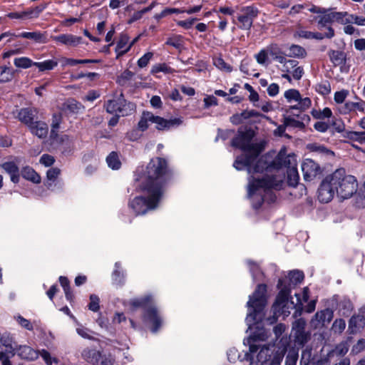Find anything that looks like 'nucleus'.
I'll use <instances>...</instances> for the list:
<instances>
[{
    "label": "nucleus",
    "instance_id": "50",
    "mask_svg": "<svg viewBox=\"0 0 365 365\" xmlns=\"http://www.w3.org/2000/svg\"><path fill=\"white\" fill-rule=\"evenodd\" d=\"M39 355H41L47 365H52L53 363L58 364V360L56 358L52 357L50 353L45 349H42L41 351H38V356Z\"/></svg>",
    "mask_w": 365,
    "mask_h": 365
},
{
    "label": "nucleus",
    "instance_id": "48",
    "mask_svg": "<svg viewBox=\"0 0 365 365\" xmlns=\"http://www.w3.org/2000/svg\"><path fill=\"white\" fill-rule=\"evenodd\" d=\"M353 309L352 304L350 301H344L340 304L339 313L341 316L348 317Z\"/></svg>",
    "mask_w": 365,
    "mask_h": 365
},
{
    "label": "nucleus",
    "instance_id": "5",
    "mask_svg": "<svg viewBox=\"0 0 365 365\" xmlns=\"http://www.w3.org/2000/svg\"><path fill=\"white\" fill-rule=\"evenodd\" d=\"M153 299L151 295H146L140 298L130 299L125 304L130 312H134L137 309H145L144 320L151 326V331L156 332L163 324V320L158 314L155 307L153 305Z\"/></svg>",
    "mask_w": 365,
    "mask_h": 365
},
{
    "label": "nucleus",
    "instance_id": "59",
    "mask_svg": "<svg viewBox=\"0 0 365 365\" xmlns=\"http://www.w3.org/2000/svg\"><path fill=\"white\" fill-rule=\"evenodd\" d=\"M197 20V18H190L185 21H178L177 25L185 29H190Z\"/></svg>",
    "mask_w": 365,
    "mask_h": 365
},
{
    "label": "nucleus",
    "instance_id": "2",
    "mask_svg": "<svg viewBox=\"0 0 365 365\" xmlns=\"http://www.w3.org/2000/svg\"><path fill=\"white\" fill-rule=\"evenodd\" d=\"M266 292V285L259 284L247 303L248 313L245 321L250 331V336L247 339L249 351L245 357L250 361V365H280L283 359L282 354L274 352L273 346L259 344L269 336L268 331L262 325L264 317V310L267 302Z\"/></svg>",
    "mask_w": 365,
    "mask_h": 365
},
{
    "label": "nucleus",
    "instance_id": "43",
    "mask_svg": "<svg viewBox=\"0 0 365 365\" xmlns=\"http://www.w3.org/2000/svg\"><path fill=\"white\" fill-rule=\"evenodd\" d=\"M45 8V6H38L24 11L26 19L38 18Z\"/></svg>",
    "mask_w": 365,
    "mask_h": 365
},
{
    "label": "nucleus",
    "instance_id": "24",
    "mask_svg": "<svg viewBox=\"0 0 365 365\" xmlns=\"http://www.w3.org/2000/svg\"><path fill=\"white\" fill-rule=\"evenodd\" d=\"M29 128L34 135L40 138H46L48 135V126L43 122H33L32 124L29 126Z\"/></svg>",
    "mask_w": 365,
    "mask_h": 365
},
{
    "label": "nucleus",
    "instance_id": "37",
    "mask_svg": "<svg viewBox=\"0 0 365 365\" xmlns=\"http://www.w3.org/2000/svg\"><path fill=\"white\" fill-rule=\"evenodd\" d=\"M14 319L18 323V324L23 329L28 331H33L34 327L36 326V322H31L30 320L24 318L20 314H16L14 317Z\"/></svg>",
    "mask_w": 365,
    "mask_h": 365
},
{
    "label": "nucleus",
    "instance_id": "22",
    "mask_svg": "<svg viewBox=\"0 0 365 365\" xmlns=\"http://www.w3.org/2000/svg\"><path fill=\"white\" fill-rule=\"evenodd\" d=\"M16 353L23 359L31 361L38 357V351L26 345L16 347L15 354Z\"/></svg>",
    "mask_w": 365,
    "mask_h": 365
},
{
    "label": "nucleus",
    "instance_id": "52",
    "mask_svg": "<svg viewBox=\"0 0 365 365\" xmlns=\"http://www.w3.org/2000/svg\"><path fill=\"white\" fill-rule=\"evenodd\" d=\"M349 351V346L346 343L338 344L333 351L334 354L337 356H344Z\"/></svg>",
    "mask_w": 365,
    "mask_h": 365
},
{
    "label": "nucleus",
    "instance_id": "3",
    "mask_svg": "<svg viewBox=\"0 0 365 365\" xmlns=\"http://www.w3.org/2000/svg\"><path fill=\"white\" fill-rule=\"evenodd\" d=\"M166 173L167 163L160 158L152 159L145 169H138L136 187L143 195L134 197L128 204L136 215H145L159 206L164 194Z\"/></svg>",
    "mask_w": 365,
    "mask_h": 365
},
{
    "label": "nucleus",
    "instance_id": "42",
    "mask_svg": "<svg viewBox=\"0 0 365 365\" xmlns=\"http://www.w3.org/2000/svg\"><path fill=\"white\" fill-rule=\"evenodd\" d=\"M288 182L291 186L295 187L298 184L299 174L296 167H292L287 170Z\"/></svg>",
    "mask_w": 365,
    "mask_h": 365
},
{
    "label": "nucleus",
    "instance_id": "60",
    "mask_svg": "<svg viewBox=\"0 0 365 365\" xmlns=\"http://www.w3.org/2000/svg\"><path fill=\"white\" fill-rule=\"evenodd\" d=\"M39 162L45 167H49L54 163L55 158L52 155H50L48 154H43L41 157Z\"/></svg>",
    "mask_w": 365,
    "mask_h": 365
},
{
    "label": "nucleus",
    "instance_id": "33",
    "mask_svg": "<svg viewBox=\"0 0 365 365\" xmlns=\"http://www.w3.org/2000/svg\"><path fill=\"white\" fill-rule=\"evenodd\" d=\"M71 319L74 321L76 324V333L82 338L87 339H93V332L88 328L80 324L74 316H71Z\"/></svg>",
    "mask_w": 365,
    "mask_h": 365
},
{
    "label": "nucleus",
    "instance_id": "26",
    "mask_svg": "<svg viewBox=\"0 0 365 365\" xmlns=\"http://www.w3.org/2000/svg\"><path fill=\"white\" fill-rule=\"evenodd\" d=\"M61 174V170L58 168H51L46 172V187L51 190H54V182Z\"/></svg>",
    "mask_w": 365,
    "mask_h": 365
},
{
    "label": "nucleus",
    "instance_id": "13",
    "mask_svg": "<svg viewBox=\"0 0 365 365\" xmlns=\"http://www.w3.org/2000/svg\"><path fill=\"white\" fill-rule=\"evenodd\" d=\"M304 179L306 181H312L321 173L319 165L312 159H305L301 165Z\"/></svg>",
    "mask_w": 365,
    "mask_h": 365
},
{
    "label": "nucleus",
    "instance_id": "1",
    "mask_svg": "<svg viewBox=\"0 0 365 365\" xmlns=\"http://www.w3.org/2000/svg\"><path fill=\"white\" fill-rule=\"evenodd\" d=\"M232 145L242 150L243 154L238 156L233 166L238 170L246 169L251 176L248 183V197L253 207L259 208L263 200V193L271 188L279 189L283 182L282 175H273L275 167L279 169L286 167L289 169L296 167V158L294 154L286 155L284 150L277 155L272 165H269L265 157L258 158L263 150L261 143H253L251 135L248 133H239L232 140Z\"/></svg>",
    "mask_w": 365,
    "mask_h": 365
},
{
    "label": "nucleus",
    "instance_id": "54",
    "mask_svg": "<svg viewBox=\"0 0 365 365\" xmlns=\"http://www.w3.org/2000/svg\"><path fill=\"white\" fill-rule=\"evenodd\" d=\"M153 53L152 52H148L140 57L138 61V66L140 68H144L147 66L150 61L152 59Z\"/></svg>",
    "mask_w": 365,
    "mask_h": 365
},
{
    "label": "nucleus",
    "instance_id": "47",
    "mask_svg": "<svg viewBox=\"0 0 365 365\" xmlns=\"http://www.w3.org/2000/svg\"><path fill=\"white\" fill-rule=\"evenodd\" d=\"M305 55V50L298 46L292 45L289 47L288 56L293 57H304Z\"/></svg>",
    "mask_w": 365,
    "mask_h": 365
},
{
    "label": "nucleus",
    "instance_id": "31",
    "mask_svg": "<svg viewBox=\"0 0 365 365\" xmlns=\"http://www.w3.org/2000/svg\"><path fill=\"white\" fill-rule=\"evenodd\" d=\"M15 71L11 68L2 66H0V83H9L12 81Z\"/></svg>",
    "mask_w": 365,
    "mask_h": 365
},
{
    "label": "nucleus",
    "instance_id": "19",
    "mask_svg": "<svg viewBox=\"0 0 365 365\" xmlns=\"http://www.w3.org/2000/svg\"><path fill=\"white\" fill-rule=\"evenodd\" d=\"M52 39L56 42L67 46H77L82 43V38L71 34H63L58 36H52Z\"/></svg>",
    "mask_w": 365,
    "mask_h": 365
},
{
    "label": "nucleus",
    "instance_id": "11",
    "mask_svg": "<svg viewBox=\"0 0 365 365\" xmlns=\"http://www.w3.org/2000/svg\"><path fill=\"white\" fill-rule=\"evenodd\" d=\"M0 343L6 347V351L0 352L1 365H11L10 358L14 356L16 347L13 346V339L8 332L0 333Z\"/></svg>",
    "mask_w": 365,
    "mask_h": 365
},
{
    "label": "nucleus",
    "instance_id": "12",
    "mask_svg": "<svg viewBox=\"0 0 365 365\" xmlns=\"http://www.w3.org/2000/svg\"><path fill=\"white\" fill-rule=\"evenodd\" d=\"M306 321L300 318L296 320L292 324V334L295 342L303 346L309 339V334L305 331Z\"/></svg>",
    "mask_w": 365,
    "mask_h": 365
},
{
    "label": "nucleus",
    "instance_id": "39",
    "mask_svg": "<svg viewBox=\"0 0 365 365\" xmlns=\"http://www.w3.org/2000/svg\"><path fill=\"white\" fill-rule=\"evenodd\" d=\"M106 162L108 167L113 170H118L120 168L121 165L118 155L115 152H112L109 154V155L106 158Z\"/></svg>",
    "mask_w": 365,
    "mask_h": 365
},
{
    "label": "nucleus",
    "instance_id": "10",
    "mask_svg": "<svg viewBox=\"0 0 365 365\" xmlns=\"http://www.w3.org/2000/svg\"><path fill=\"white\" fill-rule=\"evenodd\" d=\"M299 63L296 60L289 59L285 63V65L279 66V69L283 73L282 77L292 82V79L299 80L304 74L302 67L298 66Z\"/></svg>",
    "mask_w": 365,
    "mask_h": 365
},
{
    "label": "nucleus",
    "instance_id": "56",
    "mask_svg": "<svg viewBox=\"0 0 365 365\" xmlns=\"http://www.w3.org/2000/svg\"><path fill=\"white\" fill-rule=\"evenodd\" d=\"M59 282L61 285L63 287L66 298L70 300L71 299V293L68 287V280L66 277H60Z\"/></svg>",
    "mask_w": 365,
    "mask_h": 365
},
{
    "label": "nucleus",
    "instance_id": "6",
    "mask_svg": "<svg viewBox=\"0 0 365 365\" xmlns=\"http://www.w3.org/2000/svg\"><path fill=\"white\" fill-rule=\"evenodd\" d=\"M340 177L336 187V194L342 199L351 197L357 190L358 183L356 179L353 175H346L345 170L343 168L336 170L331 175H336Z\"/></svg>",
    "mask_w": 365,
    "mask_h": 365
},
{
    "label": "nucleus",
    "instance_id": "18",
    "mask_svg": "<svg viewBox=\"0 0 365 365\" xmlns=\"http://www.w3.org/2000/svg\"><path fill=\"white\" fill-rule=\"evenodd\" d=\"M310 121V117L307 114L293 116H287L284 119V125L294 128L303 129Z\"/></svg>",
    "mask_w": 365,
    "mask_h": 365
},
{
    "label": "nucleus",
    "instance_id": "23",
    "mask_svg": "<svg viewBox=\"0 0 365 365\" xmlns=\"http://www.w3.org/2000/svg\"><path fill=\"white\" fill-rule=\"evenodd\" d=\"M1 167L10 175L11 180L17 183L19 181V168L15 163L9 161L1 165Z\"/></svg>",
    "mask_w": 365,
    "mask_h": 365
},
{
    "label": "nucleus",
    "instance_id": "62",
    "mask_svg": "<svg viewBox=\"0 0 365 365\" xmlns=\"http://www.w3.org/2000/svg\"><path fill=\"white\" fill-rule=\"evenodd\" d=\"M358 112L361 114H365V101L361 99H359L358 101L355 102L354 113L357 115Z\"/></svg>",
    "mask_w": 365,
    "mask_h": 365
},
{
    "label": "nucleus",
    "instance_id": "53",
    "mask_svg": "<svg viewBox=\"0 0 365 365\" xmlns=\"http://www.w3.org/2000/svg\"><path fill=\"white\" fill-rule=\"evenodd\" d=\"M61 123V117L58 115H55L53 119L52 122V128L51 131V138L53 139H55L58 137V135L56 133V130L59 128V125Z\"/></svg>",
    "mask_w": 365,
    "mask_h": 365
},
{
    "label": "nucleus",
    "instance_id": "51",
    "mask_svg": "<svg viewBox=\"0 0 365 365\" xmlns=\"http://www.w3.org/2000/svg\"><path fill=\"white\" fill-rule=\"evenodd\" d=\"M345 327H346L345 321L341 319H336L332 324L331 330L334 333L341 334L345 329Z\"/></svg>",
    "mask_w": 365,
    "mask_h": 365
},
{
    "label": "nucleus",
    "instance_id": "57",
    "mask_svg": "<svg viewBox=\"0 0 365 365\" xmlns=\"http://www.w3.org/2000/svg\"><path fill=\"white\" fill-rule=\"evenodd\" d=\"M251 63H252L251 61H249L247 59L243 60L240 65V71L247 75H252V73L250 71V68H249ZM253 76L255 77H258L259 73H255V74H253Z\"/></svg>",
    "mask_w": 365,
    "mask_h": 365
},
{
    "label": "nucleus",
    "instance_id": "61",
    "mask_svg": "<svg viewBox=\"0 0 365 365\" xmlns=\"http://www.w3.org/2000/svg\"><path fill=\"white\" fill-rule=\"evenodd\" d=\"M365 349V340L363 339H359L356 344L352 347L351 352L354 354H358Z\"/></svg>",
    "mask_w": 365,
    "mask_h": 365
},
{
    "label": "nucleus",
    "instance_id": "46",
    "mask_svg": "<svg viewBox=\"0 0 365 365\" xmlns=\"http://www.w3.org/2000/svg\"><path fill=\"white\" fill-rule=\"evenodd\" d=\"M349 95V91L346 89L336 91L334 94V101L337 104V106L344 103Z\"/></svg>",
    "mask_w": 365,
    "mask_h": 365
},
{
    "label": "nucleus",
    "instance_id": "14",
    "mask_svg": "<svg viewBox=\"0 0 365 365\" xmlns=\"http://www.w3.org/2000/svg\"><path fill=\"white\" fill-rule=\"evenodd\" d=\"M333 318V312L329 309H326L317 312L310 321V326L313 329L323 327L329 324Z\"/></svg>",
    "mask_w": 365,
    "mask_h": 365
},
{
    "label": "nucleus",
    "instance_id": "63",
    "mask_svg": "<svg viewBox=\"0 0 365 365\" xmlns=\"http://www.w3.org/2000/svg\"><path fill=\"white\" fill-rule=\"evenodd\" d=\"M227 355V359L230 362H235L240 357L238 351L235 348H232V349H229Z\"/></svg>",
    "mask_w": 365,
    "mask_h": 365
},
{
    "label": "nucleus",
    "instance_id": "32",
    "mask_svg": "<svg viewBox=\"0 0 365 365\" xmlns=\"http://www.w3.org/2000/svg\"><path fill=\"white\" fill-rule=\"evenodd\" d=\"M332 19L334 22H337L341 24H351L353 14H350L347 12L333 11Z\"/></svg>",
    "mask_w": 365,
    "mask_h": 365
},
{
    "label": "nucleus",
    "instance_id": "44",
    "mask_svg": "<svg viewBox=\"0 0 365 365\" xmlns=\"http://www.w3.org/2000/svg\"><path fill=\"white\" fill-rule=\"evenodd\" d=\"M175 70L168 66L166 63H158L153 66L151 68V73L155 74L160 72H163L165 73H173Z\"/></svg>",
    "mask_w": 365,
    "mask_h": 365
},
{
    "label": "nucleus",
    "instance_id": "21",
    "mask_svg": "<svg viewBox=\"0 0 365 365\" xmlns=\"http://www.w3.org/2000/svg\"><path fill=\"white\" fill-rule=\"evenodd\" d=\"M333 11L331 9H324L323 12H322L319 15H317L314 17V20L317 21L318 28L322 29L323 28H326L329 24L334 23L333 21Z\"/></svg>",
    "mask_w": 365,
    "mask_h": 365
},
{
    "label": "nucleus",
    "instance_id": "55",
    "mask_svg": "<svg viewBox=\"0 0 365 365\" xmlns=\"http://www.w3.org/2000/svg\"><path fill=\"white\" fill-rule=\"evenodd\" d=\"M99 298L97 295L91 294L88 304L89 309L93 312H97L99 309Z\"/></svg>",
    "mask_w": 365,
    "mask_h": 365
},
{
    "label": "nucleus",
    "instance_id": "35",
    "mask_svg": "<svg viewBox=\"0 0 365 365\" xmlns=\"http://www.w3.org/2000/svg\"><path fill=\"white\" fill-rule=\"evenodd\" d=\"M34 66L40 72L51 71L58 66V61L55 59H48L41 62H35Z\"/></svg>",
    "mask_w": 365,
    "mask_h": 365
},
{
    "label": "nucleus",
    "instance_id": "36",
    "mask_svg": "<svg viewBox=\"0 0 365 365\" xmlns=\"http://www.w3.org/2000/svg\"><path fill=\"white\" fill-rule=\"evenodd\" d=\"M18 36L24 38L32 39L37 43H46V42L45 35L38 31L23 32V33L20 34Z\"/></svg>",
    "mask_w": 365,
    "mask_h": 365
},
{
    "label": "nucleus",
    "instance_id": "28",
    "mask_svg": "<svg viewBox=\"0 0 365 365\" xmlns=\"http://www.w3.org/2000/svg\"><path fill=\"white\" fill-rule=\"evenodd\" d=\"M365 326V318L363 315L353 316L349 324V329L351 333H356Z\"/></svg>",
    "mask_w": 365,
    "mask_h": 365
},
{
    "label": "nucleus",
    "instance_id": "34",
    "mask_svg": "<svg viewBox=\"0 0 365 365\" xmlns=\"http://www.w3.org/2000/svg\"><path fill=\"white\" fill-rule=\"evenodd\" d=\"M82 357L88 362L96 364L98 363L101 354L95 349H85L82 351Z\"/></svg>",
    "mask_w": 365,
    "mask_h": 365
},
{
    "label": "nucleus",
    "instance_id": "20",
    "mask_svg": "<svg viewBox=\"0 0 365 365\" xmlns=\"http://www.w3.org/2000/svg\"><path fill=\"white\" fill-rule=\"evenodd\" d=\"M298 34L299 36L302 38L322 40L324 38H332L334 36V31L331 26H329L327 27V32H325L324 34L319 32H312L307 30H300Z\"/></svg>",
    "mask_w": 365,
    "mask_h": 365
},
{
    "label": "nucleus",
    "instance_id": "15",
    "mask_svg": "<svg viewBox=\"0 0 365 365\" xmlns=\"http://www.w3.org/2000/svg\"><path fill=\"white\" fill-rule=\"evenodd\" d=\"M359 127L364 130V132L345 131L344 137L350 140L353 143H358L361 145L365 144V116L358 123ZM353 147L359 148V146L353 143Z\"/></svg>",
    "mask_w": 365,
    "mask_h": 365
},
{
    "label": "nucleus",
    "instance_id": "29",
    "mask_svg": "<svg viewBox=\"0 0 365 365\" xmlns=\"http://www.w3.org/2000/svg\"><path fill=\"white\" fill-rule=\"evenodd\" d=\"M150 123H153V113L143 111L138 123V130L143 132L148 128Z\"/></svg>",
    "mask_w": 365,
    "mask_h": 365
},
{
    "label": "nucleus",
    "instance_id": "25",
    "mask_svg": "<svg viewBox=\"0 0 365 365\" xmlns=\"http://www.w3.org/2000/svg\"><path fill=\"white\" fill-rule=\"evenodd\" d=\"M36 113V110L33 108H22L17 115L18 119L27 125L29 127L32 124Z\"/></svg>",
    "mask_w": 365,
    "mask_h": 365
},
{
    "label": "nucleus",
    "instance_id": "9",
    "mask_svg": "<svg viewBox=\"0 0 365 365\" xmlns=\"http://www.w3.org/2000/svg\"><path fill=\"white\" fill-rule=\"evenodd\" d=\"M284 96L287 101L289 103H297L290 107L291 109L299 110L300 111H305L312 106V101L309 98H302L299 91L296 89H289L284 93Z\"/></svg>",
    "mask_w": 365,
    "mask_h": 365
},
{
    "label": "nucleus",
    "instance_id": "17",
    "mask_svg": "<svg viewBox=\"0 0 365 365\" xmlns=\"http://www.w3.org/2000/svg\"><path fill=\"white\" fill-rule=\"evenodd\" d=\"M182 123V120L181 118H175L173 119L167 120L153 114V123L155 124L156 129L159 130H169L171 128L177 127L181 125Z\"/></svg>",
    "mask_w": 365,
    "mask_h": 365
},
{
    "label": "nucleus",
    "instance_id": "38",
    "mask_svg": "<svg viewBox=\"0 0 365 365\" xmlns=\"http://www.w3.org/2000/svg\"><path fill=\"white\" fill-rule=\"evenodd\" d=\"M34 63L35 62L28 57H19L16 58L14 60V64L16 67L24 69L29 68L32 66H34Z\"/></svg>",
    "mask_w": 365,
    "mask_h": 365
},
{
    "label": "nucleus",
    "instance_id": "40",
    "mask_svg": "<svg viewBox=\"0 0 365 365\" xmlns=\"http://www.w3.org/2000/svg\"><path fill=\"white\" fill-rule=\"evenodd\" d=\"M312 115L316 119L329 118L332 115V111L329 108H324L323 110L312 109Z\"/></svg>",
    "mask_w": 365,
    "mask_h": 365
},
{
    "label": "nucleus",
    "instance_id": "8",
    "mask_svg": "<svg viewBox=\"0 0 365 365\" xmlns=\"http://www.w3.org/2000/svg\"><path fill=\"white\" fill-rule=\"evenodd\" d=\"M105 108L108 113L120 114L123 116L128 115L135 110V106L130 102H127L122 93L108 100L105 104Z\"/></svg>",
    "mask_w": 365,
    "mask_h": 365
},
{
    "label": "nucleus",
    "instance_id": "58",
    "mask_svg": "<svg viewBox=\"0 0 365 365\" xmlns=\"http://www.w3.org/2000/svg\"><path fill=\"white\" fill-rule=\"evenodd\" d=\"M307 148L312 152L319 153H328L329 150H328L325 147L318 145L317 143H310L307 145Z\"/></svg>",
    "mask_w": 365,
    "mask_h": 365
},
{
    "label": "nucleus",
    "instance_id": "41",
    "mask_svg": "<svg viewBox=\"0 0 365 365\" xmlns=\"http://www.w3.org/2000/svg\"><path fill=\"white\" fill-rule=\"evenodd\" d=\"M355 102L348 101L340 106H338L336 109L341 115H346L354 112Z\"/></svg>",
    "mask_w": 365,
    "mask_h": 365
},
{
    "label": "nucleus",
    "instance_id": "64",
    "mask_svg": "<svg viewBox=\"0 0 365 365\" xmlns=\"http://www.w3.org/2000/svg\"><path fill=\"white\" fill-rule=\"evenodd\" d=\"M205 108H208L212 106L217 105V99L213 96H207L204 98Z\"/></svg>",
    "mask_w": 365,
    "mask_h": 365
},
{
    "label": "nucleus",
    "instance_id": "27",
    "mask_svg": "<svg viewBox=\"0 0 365 365\" xmlns=\"http://www.w3.org/2000/svg\"><path fill=\"white\" fill-rule=\"evenodd\" d=\"M135 41V40H134L131 43L128 45V36L127 35H122L117 43L115 51L118 55H123L125 53L130 50Z\"/></svg>",
    "mask_w": 365,
    "mask_h": 365
},
{
    "label": "nucleus",
    "instance_id": "7",
    "mask_svg": "<svg viewBox=\"0 0 365 365\" xmlns=\"http://www.w3.org/2000/svg\"><path fill=\"white\" fill-rule=\"evenodd\" d=\"M340 178L338 174L329 175L322 182L318 189V199L320 202L327 203L330 202L335 194H336V187Z\"/></svg>",
    "mask_w": 365,
    "mask_h": 365
},
{
    "label": "nucleus",
    "instance_id": "30",
    "mask_svg": "<svg viewBox=\"0 0 365 365\" xmlns=\"http://www.w3.org/2000/svg\"><path fill=\"white\" fill-rule=\"evenodd\" d=\"M22 177L34 183L38 184L41 182V176L31 167H24L21 170Z\"/></svg>",
    "mask_w": 365,
    "mask_h": 365
},
{
    "label": "nucleus",
    "instance_id": "45",
    "mask_svg": "<svg viewBox=\"0 0 365 365\" xmlns=\"http://www.w3.org/2000/svg\"><path fill=\"white\" fill-rule=\"evenodd\" d=\"M213 64L219 70L225 71V72H231L232 67L225 62V61L221 57H215L213 58Z\"/></svg>",
    "mask_w": 365,
    "mask_h": 365
},
{
    "label": "nucleus",
    "instance_id": "49",
    "mask_svg": "<svg viewBox=\"0 0 365 365\" xmlns=\"http://www.w3.org/2000/svg\"><path fill=\"white\" fill-rule=\"evenodd\" d=\"M184 13L183 9H177V8H166L164 10L161 11V13L158 14L155 16V18L156 19H160L161 18H163L166 16H169V14H182Z\"/></svg>",
    "mask_w": 365,
    "mask_h": 365
},
{
    "label": "nucleus",
    "instance_id": "16",
    "mask_svg": "<svg viewBox=\"0 0 365 365\" xmlns=\"http://www.w3.org/2000/svg\"><path fill=\"white\" fill-rule=\"evenodd\" d=\"M244 14L238 16L237 19L241 24L240 28L245 30H249L252 26L253 19L257 16V11L250 6L242 9Z\"/></svg>",
    "mask_w": 365,
    "mask_h": 365
},
{
    "label": "nucleus",
    "instance_id": "4",
    "mask_svg": "<svg viewBox=\"0 0 365 365\" xmlns=\"http://www.w3.org/2000/svg\"><path fill=\"white\" fill-rule=\"evenodd\" d=\"M304 279V274L299 270H293L289 272L288 276L284 278L279 279L277 287L279 289L276 301L273 304L272 309L274 314L276 317L282 315L284 317H287L292 309H296L297 311H301L304 302L309 299V288L304 287L302 292V298L299 294H296L297 303L289 300V296L292 288L301 283Z\"/></svg>",
    "mask_w": 365,
    "mask_h": 365
}]
</instances>
